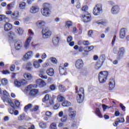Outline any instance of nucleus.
Returning a JSON list of instances; mask_svg holds the SVG:
<instances>
[{"label": "nucleus", "instance_id": "obj_1", "mask_svg": "<svg viewBox=\"0 0 129 129\" xmlns=\"http://www.w3.org/2000/svg\"><path fill=\"white\" fill-rule=\"evenodd\" d=\"M108 73L107 71L101 72L99 74V81L100 83H104L106 82Z\"/></svg>", "mask_w": 129, "mask_h": 129}, {"label": "nucleus", "instance_id": "obj_2", "mask_svg": "<svg viewBox=\"0 0 129 129\" xmlns=\"http://www.w3.org/2000/svg\"><path fill=\"white\" fill-rule=\"evenodd\" d=\"M102 13V5L97 4L94 8L93 13L94 16H99Z\"/></svg>", "mask_w": 129, "mask_h": 129}, {"label": "nucleus", "instance_id": "obj_3", "mask_svg": "<svg viewBox=\"0 0 129 129\" xmlns=\"http://www.w3.org/2000/svg\"><path fill=\"white\" fill-rule=\"evenodd\" d=\"M42 37L43 39H48L52 36V32L48 28H45L42 30Z\"/></svg>", "mask_w": 129, "mask_h": 129}, {"label": "nucleus", "instance_id": "obj_4", "mask_svg": "<svg viewBox=\"0 0 129 129\" xmlns=\"http://www.w3.org/2000/svg\"><path fill=\"white\" fill-rule=\"evenodd\" d=\"M77 69H82L84 66V62L82 59H78L75 63Z\"/></svg>", "mask_w": 129, "mask_h": 129}, {"label": "nucleus", "instance_id": "obj_5", "mask_svg": "<svg viewBox=\"0 0 129 129\" xmlns=\"http://www.w3.org/2000/svg\"><path fill=\"white\" fill-rule=\"evenodd\" d=\"M82 20L84 23H89V22L91 21V15L89 14L82 15Z\"/></svg>", "mask_w": 129, "mask_h": 129}, {"label": "nucleus", "instance_id": "obj_6", "mask_svg": "<svg viewBox=\"0 0 129 129\" xmlns=\"http://www.w3.org/2000/svg\"><path fill=\"white\" fill-rule=\"evenodd\" d=\"M2 100L4 102H7V103H8L11 107H15V104H14V102L12 101L11 98L8 97H2Z\"/></svg>", "mask_w": 129, "mask_h": 129}, {"label": "nucleus", "instance_id": "obj_7", "mask_svg": "<svg viewBox=\"0 0 129 129\" xmlns=\"http://www.w3.org/2000/svg\"><path fill=\"white\" fill-rule=\"evenodd\" d=\"M105 60V55L103 54L101 55L99 58V61L97 62V67H98L99 68H100L102 66V63L104 62Z\"/></svg>", "mask_w": 129, "mask_h": 129}, {"label": "nucleus", "instance_id": "obj_8", "mask_svg": "<svg viewBox=\"0 0 129 129\" xmlns=\"http://www.w3.org/2000/svg\"><path fill=\"white\" fill-rule=\"evenodd\" d=\"M69 116L72 119H74L75 118V116H76V111L73 110V108L72 107L69 108Z\"/></svg>", "mask_w": 129, "mask_h": 129}, {"label": "nucleus", "instance_id": "obj_9", "mask_svg": "<svg viewBox=\"0 0 129 129\" xmlns=\"http://www.w3.org/2000/svg\"><path fill=\"white\" fill-rule=\"evenodd\" d=\"M119 7L117 5L114 6L111 9V13L113 15H116L119 13Z\"/></svg>", "mask_w": 129, "mask_h": 129}, {"label": "nucleus", "instance_id": "obj_10", "mask_svg": "<svg viewBox=\"0 0 129 129\" xmlns=\"http://www.w3.org/2000/svg\"><path fill=\"white\" fill-rule=\"evenodd\" d=\"M125 53V50H124V48L121 47L119 49L118 53L117 59H120V58H122L123 57V55Z\"/></svg>", "mask_w": 129, "mask_h": 129}, {"label": "nucleus", "instance_id": "obj_11", "mask_svg": "<svg viewBox=\"0 0 129 129\" xmlns=\"http://www.w3.org/2000/svg\"><path fill=\"white\" fill-rule=\"evenodd\" d=\"M45 25H46V22L43 20L38 21L36 23V26L38 29H43L45 27Z\"/></svg>", "mask_w": 129, "mask_h": 129}, {"label": "nucleus", "instance_id": "obj_12", "mask_svg": "<svg viewBox=\"0 0 129 129\" xmlns=\"http://www.w3.org/2000/svg\"><path fill=\"white\" fill-rule=\"evenodd\" d=\"M40 12V8L38 6H32L30 9L31 14H37Z\"/></svg>", "mask_w": 129, "mask_h": 129}, {"label": "nucleus", "instance_id": "obj_13", "mask_svg": "<svg viewBox=\"0 0 129 129\" xmlns=\"http://www.w3.org/2000/svg\"><path fill=\"white\" fill-rule=\"evenodd\" d=\"M36 84L40 87H44V86H46V84L44 80H42L41 79H39L36 80Z\"/></svg>", "mask_w": 129, "mask_h": 129}, {"label": "nucleus", "instance_id": "obj_14", "mask_svg": "<svg viewBox=\"0 0 129 129\" xmlns=\"http://www.w3.org/2000/svg\"><path fill=\"white\" fill-rule=\"evenodd\" d=\"M41 14L44 17H49L51 15V10L50 9H43L41 10Z\"/></svg>", "mask_w": 129, "mask_h": 129}, {"label": "nucleus", "instance_id": "obj_15", "mask_svg": "<svg viewBox=\"0 0 129 129\" xmlns=\"http://www.w3.org/2000/svg\"><path fill=\"white\" fill-rule=\"evenodd\" d=\"M114 86H115V82L114 81V79H110L109 81V90H112L114 88Z\"/></svg>", "mask_w": 129, "mask_h": 129}, {"label": "nucleus", "instance_id": "obj_16", "mask_svg": "<svg viewBox=\"0 0 129 129\" xmlns=\"http://www.w3.org/2000/svg\"><path fill=\"white\" fill-rule=\"evenodd\" d=\"M31 41H32V37H29L24 43V47L25 49H29Z\"/></svg>", "mask_w": 129, "mask_h": 129}, {"label": "nucleus", "instance_id": "obj_17", "mask_svg": "<svg viewBox=\"0 0 129 129\" xmlns=\"http://www.w3.org/2000/svg\"><path fill=\"white\" fill-rule=\"evenodd\" d=\"M15 47L16 50H20L23 47V42L21 40H17L15 44Z\"/></svg>", "mask_w": 129, "mask_h": 129}, {"label": "nucleus", "instance_id": "obj_18", "mask_svg": "<svg viewBox=\"0 0 129 129\" xmlns=\"http://www.w3.org/2000/svg\"><path fill=\"white\" fill-rule=\"evenodd\" d=\"M16 37V34L14 32L10 31L9 32V38L10 41H15Z\"/></svg>", "mask_w": 129, "mask_h": 129}, {"label": "nucleus", "instance_id": "obj_19", "mask_svg": "<svg viewBox=\"0 0 129 129\" xmlns=\"http://www.w3.org/2000/svg\"><path fill=\"white\" fill-rule=\"evenodd\" d=\"M77 101L78 103H82L84 101V95H77Z\"/></svg>", "mask_w": 129, "mask_h": 129}, {"label": "nucleus", "instance_id": "obj_20", "mask_svg": "<svg viewBox=\"0 0 129 129\" xmlns=\"http://www.w3.org/2000/svg\"><path fill=\"white\" fill-rule=\"evenodd\" d=\"M11 17L13 20H18L19 17V11H15L11 15Z\"/></svg>", "mask_w": 129, "mask_h": 129}, {"label": "nucleus", "instance_id": "obj_21", "mask_svg": "<svg viewBox=\"0 0 129 129\" xmlns=\"http://www.w3.org/2000/svg\"><path fill=\"white\" fill-rule=\"evenodd\" d=\"M33 55L34 53L32 51H29L24 55V58L26 60H28V59L32 58Z\"/></svg>", "mask_w": 129, "mask_h": 129}, {"label": "nucleus", "instance_id": "obj_22", "mask_svg": "<svg viewBox=\"0 0 129 129\" xmlns=\"http://www.w3.org/2000/svg\"><path fill=\"white\" fill-rule=\"evenodd\" d=\"M23 68H25L26 70H28V71L33 70V67H32V63H31V62H28L27 63L25 64L23 66Z\"/></svg>", "mask_w": 129, "mask_h": 129}, {"label": "nucleus", "instance_id": "obj_23", "mask_svg": "<svg viewBox=\"0 0 129 129\" xmlns=\"http://www.w3.org/2000/svg\"><path fill=\"white\" fill-rule=\"evenodd\" d=\"M13 29V25L12 24L7 23L5 25L4 30L6 32H9V31H11Z\"/></svg>", "mask_w": 129, "mask_h": 129}, {"label": "nucleus", "instance_id": "obj_24", "mask_svg": "<svg viewBox=\"0 0 129 129\" xmlns=\"http://www.w3.org/2000/svg\"><path fill=\"white\" fill-rule=\"evenodd\" d=\"M75 90H76L78 95H84V88H80L78 90V87H76Z\"/></svg>", "mask_w": 129, "mask_h": 129}, {"label": "nucleus", "instance_id": "obj_25", "mask_svg": "<svg viewBox=\"0 0 129 129\" xmlns=\"http://www.w3.org/2000/svg\"><path fill=\"white\" fill-rule=\"evenodd\" d=\"M15 31L19 36H22L24 34V29L21 27H17L15 28Z\"/></svg>", "mask_w": 129, "mask_h": 129}, {"label": "nucleus", "instance_id": "obj_26", "mask_svg": "<svg viewBox=\"0 0 129 129\" xmlns=\"http://www.w3.org/2000/svg\"><path fill=\"white\" fill-rule=\"evenodd\" d=\"M126 31V29L125 28H121L120 30V38L121 39H123L124 37H125V32Z\"/></svg>", "mask_w": 129, "mask_h": 129}, {"label": "nucleus", "instance_id": "obj_27", "mask_svg": "<svg viewBox=\"0 0 129 129\" xmlns=\"http://www.w3.org/2000/svg\"><path fill=\"white\" fill-rule=\"evenodd\" d=\"M59 73L61 75H64L66 73V68L63 67V64L59 66Z\"/></svg>", "mask_w": 129, "mask_h": 129}, {"label": "nucleus", "instance_id": "obj_28", "mask_svg": "<svg viewBox=\"0 0 129 129\" xmlns=\"http://www.w3.org/2000/svg\"><path fill=\"white\" fill-rule=\"evenodd\" d=\"M60 38L58 36H55L52 38V43L54 46H57L59 44Z\"/></svg>", "mask_w": 129, "mask_h": 129}, {"label": "nucleus", "instance_id": "obj_29", "mask_svg": "<svg viewBox=\"0 0 129 129\" xmlns=\"http://www.w3.org/2000/svg\"><path fill=\"white\" fill-rule=\"evenodd\" d=\"M39 93V90L37 89H32L30 92V95H31V96H35V95H37Z\"/></svg>", "mask_w": 129, "mask_h": 129}, {"label": "nucleus", "instance_id": "obj_30", "mask_svg": "<svg viewBox=\"0 0 129 129\" xmlns=\"http://www.w3.org/2000/svg\"><path fill=\"white\" fill-rule=\"evenodd\" d=\"M39 76L41 78H42V79H48V77L47 76L45 75V72L44 71V70H41L40 71Z\"/></svg>", "mask_w": 129, "mask_h": 129}, {"label": "nucleus", "instance_id": "obj_31", "mask_svg": "<svg viewBox=\"0 0 129 129\" xmlns=\"http://www.w3.org/2000/svg\"><path fill=\"white\" fill-rule=\"evenodd\" d=\"M58 90L60 92L64 93L66 91V88L63 85L59 84L58 85Z\"/></svg>", "mask_w": 129, "mask_h": 129}, {"label": "nucleus", "instance_id": "obj_32", "mask_svg": "<svg viewBox=\"0 0 129 129\" xmlns=\"http://www.w3.org/2000/svg\"><path fill=\"white\" fill-rule=\"evenodd\" d=\"M72 25H73L72 22L70 21H66L64 24V28H66V29H69V28H70Z\"/></svg>", "mask_w": 129, "mask_h": 129}, {"label": "nucleus", "instance_id": "obj_33", "mask_svg": "<svg viewBox=\"0 0 129 129\" xmlns=\"http://www.w3.org/2000/svg\"><path fill=\"white\" fill-rule=\"evenodd\" d=\"M24 77L25 79H27V80H31L33 78V76L30 73H25L24 74Z\"/></svg>", "mask_w": 129, "mask_h": 129}, {"label": "nucleus", "instance_id": "obj_34", "mask_svg": "<svg viewBox=\"0 0 129 129\" xmlns=\"http://www.w3.org/2000/svg\"><path fill=\"white\" fill-rule=\"evenodd\" d=\"M46 73L49 76H53L54 75V69L50 68L46 71Z\"/></svg>", "mask_w": 129, "mask_h": 129}, {"label": "nucleus", "instance_id": "obj_35", "mask_svg": "<svg viewBox=\"0 0 129 129\" xmlns=\"http://www.w3.org/2000/svg\"><path fill=\"white\" fill-rule=\"evenodd\" d=\"M26 4L25 2H21L19 4V8L20 10H25L26 9Z\"/></svg>", "mask_w": 129, "mask_h": 129}, {"label": "nucleus", "instance_id": "obj_36", "mask_svg": "<svg viewBox=\"0 0 129 129\" xmlns=\"http://www.w3.org/2000/svg\"><path fill=\"white\" fill-rule=\"evenodd\" d=\"M14 85L16 87H20V86H22V83L20 82L18 80H14Z\"/></svg>", "mask_w": 129, "mask_h": 129}, {"label": "nucleus", "instance_id": "obj_37", "mask_svg": "<svg viewBox=\"0 0 129 129\" xmlns=\"http://www.w3.org/2000/svg\"><path fill=\"white\" fill-rule=\"evenodd\" d=\"M62 106L64 107H68L71 106V102L68 101H64L62 103Z\"/></svg>", "mask_w": 129, "mask_h": 129}, {"label": "nucleus", "instance_id": "obj_38", "mask_svg": "<svg viewBox=\"0 0 129 129\" xmlns=\"http://www.w3.org/2000/svg\"><path fill=\"white\" fill-rule=\"evenodd\" d=\"M57 99L59 102H62L63 100H65V98L61 95V94H59L57 96Z\"/></svg>", "mask_w": 129, "mask_h": 129}, {"label": "nucleus", "instance_id": "obj_39", "mask_svg": "<svg viewBox=\"0 0 129 129\" xmlns=\"http://www.w3.org/2000/svg\"><path fill=\"white\" fill-rule=\"evenodd\" d=\"M33 65L34 67V68H36L38 69V68H40V63L38 61H35L33 63Z\"/></svg>", "mask_w": 129, "mask_h": 129}, {"label": "nucleus", "instance_id": "obj_40", "mask_svg": "<svg viewBox=\"0 0 129 129\" xmlns=\"http://www.w3.org/2000/svg\"><path fill=\"white\" fill-rule=\"evenodd\" d=\"M96 113L97 115H98V116L99 117H100V118H102V115L101 114V113L100 112V110H99V108H97L96 110Z\"/></svg>", "mask_w": 129, "mask_h": 129}, {"label": "nucleus", "instance_id": "obj_41", "mask_svg": "<svg viewBox=\"0 0 129 129\" xmlns=\"http://www.w3.org/2000/svg\"><path fill=\"white\" fill-rule=\"evenodd\" d=\"M43 10H50V4L48 3H44L43 4Z\"/></svg>", "mask_w": 129, "mask_h": 129}, {"label": "nucleus", "instance_id": "obj_42", "mask_svg": "<svg viewBox=\"0 0 129 129\" xmlns=\"http://www.w3.org/2000/svg\"><path fill=\"white\" fill-rule=\"evenodd\" d=\"M39 126L41 128H46L47 127V125L45 122H41L39 123Z\"/></svg>", "mask_w": 129, "mask_h": 129}, {"label": "nucleus", "instance_id": "obj_43", "mask_svg": "<svg viewBox=\"0 0 129 129\" xmlns=\"http://www.w3.org/2000/svg\"><path fill=\"white\" fill-rule=\"evenodd\" d=\"M49 128L50 129H57V124H56V123L53 122L50 125Z\"/></svg>", "mask_w": 129, "mask_h": 129}, {"label": "nucleus", "instance_id": "obj_44", "mask_svg": "<svg viewBox=\"0 0 129 129\" xmlns=\"http://www.w3.org/2000/svg\"><path fill=\"white\" fill-rule=\"evenodd\" d=\"M1 82H2V84H3V85H7V84H8V83H9V81H8V79H7L6 78L2 79L1 81Z\"/></svg>", "mask_w": 129, "mask_h": 129}, {"label": "nucleus", "instance_id": "obj_45", "mask_svg": "<svg viewBox=\"0 0 129 129\" xmlns=\"http://www.w3.org/2000/svg\"><path fill=\"white\" fill-rule=\"evenodd\" d=\"M28 35H29V37H31L32 39H33L32 37H34L35 34L33 32V30H32L31 29H29L28 30Z\"/></svg>", "mask_w": 129, "mask_h": 129}, {"label": "nucleus", "instance_id": "obj_46", "mask_svg": "<svg viewBox=\"0 0 129 129\" xmlns=\"http://www.w3.org/2000/svg\"><path fill=\"white\" fill-rule=\"evenodd\" d=\"M49 98H50V97H49V95L46 94L42 99V102H45V101H48V100H49Z\"/></svg>", "mask_w": 129, "mask_h": 129}, {"label": "nucleus", "instance_id": "obj_47", "mask_svg": "<svg viewBox=\"0 0 129 129\" xmlns=\"http://www.w3.org/2000/svg\"><path fill=\"white\" fill-rule=\"evenodd\" d=\"M14 4H10L7 5V9L8 11H10V10H12L14 8Z\"/></svg>", "mask_w": 129, "mask_h": 129}, {"label": "nucleus", "instance_id": "obj_48", "mask_svg": "<svg viewBox=\"0 0 129 129\" xmlns=\"http://www.w3.org/2000/svg\"><path fill=\"white\" fill-rule=\"evenodd\" d=\"M32 88H37V85H30L27 87V89L28 90H30V89H32Z\"/></svg>", "mask_w": 129, "mask_h": 129}, {"label": "nucleus", "instance_id": "obj_49", "mask_svg": "<svg viewBox=\"0 0 129 129\" xmlns=\"http://www.w3.org/2000/svg\"><path fill=\"white\" fill-rule=\"evenodd\" d=\"M117 121H118V122L121 123L122 122H124V118L121 117V118H117Z\"/></svg>", "mask_w": 129, "mask_h": 129}, {"label": "nucleus", "instance_id": "obj_50", "mask_svg": "<svg viewBox=\"0 0 129 129\" xmlns=\"http://www.w3.org/2000/svg\"><path fill=\"white\" fill-rule=\"evenodd\" d=\"M7 19H8V18H7L5 15H0V21H4V20H7Z\"/></svg>", "mask_w": 129, "mask_h": 129}, {"label": "nucleus", "instance_id": "obj_51", "mask_svg": "<svg viewBox=\"0 0 129 129\" xmlns=\"http://www.w3.org/2000/svg\"><path fill=\"white\" fill-rule=\"evenodd\" d=\"M52 113L50 111H47L45 112V115H46V116H48V117H51V116H52Z\"/></svg>", "mask_w": 129, "mask_h": 129}, {"label": "nucleus", "instance_id": "obj_52", "mask_svg": "<svg viewBox=\"0 0 129 129\" xmlns=\"http://www.w3.org/2000/svg\"><path fill=\"white\" fill-rule=\"evenodd\" d=\"M86 48L88 50L87 52H90V51H92V50H93L94 47L93 46H87L86 47Z\"/></svg>", "mask_w": 129, "mask_h": 129}, {"label": "nucleus", "instance_id": "obj_53", "mask_svg": "<svg viewBox=\"0 0 129 129\" xmlns=\"http://www.w3.org/2000/svg\"><path fill=\"white\" fill-rule=\"evenodd\" d=\"M54 104V101L52 99L49 100V104H47L46 107H49L50 105Z\"/></svg>", "mask_w": 129, "mask_h": 129}, {"label": "nucleus", "instance_id": "obj_54", "mask_svg": "<svg viewBox=\"0 0 129 129\" xmlns=\"http://www.w3.org/2000/svg\"><path fill=\"white\" fill-rule=\"evenodd\" d=\"M61 121L62 122H66V121H67V116H63V117L61 118Z\"/></svg>", "mask_w": 129, "mask_h": 129}, {"label": "nucleus", "instance_id": "obj_55", "mask_svg": "<svg viewBox=\"0 0 129 129\" xmlns=\"http://www.w3.org/2000/svg\"><path fill=\"white\" fill-rule=\"evenodd\" d=\"M21 85H27L28 84V82L26 80H21Z\"/></svg>", "mask_w": 129, "mask_h": 129}, {"label": "nucleus", "instance_id": "obj_56", "mask_svg": "<svg viewBox=\"0 0 129 129\" xmlns=\"http://www.w3.org/2000/svg\"><path fill=\"white\" fill-rule=\"evenodd\" d=\"M50 60L51 61L52 63L54 64H56L57 63V59L54 57H50Z\"/></svg>", "mask_w": 129, "mask_h": 129}, {"label": "nucleus", "instance_id": "obj_57", "mask_svg": "<svg viewBox=\"0 0 129 129\" xmlns=\"http://www.w3.org/2000/svg\"><path fill=\"white\" fill-rule=\"evenodd\" d=\"M49 88H50V90H52V91L55 90L56 89V85H55L54 84L51 85L50 86Z\"/></svg>", "mask_w": 129, "mask_h": 129}, {"label": "nucleus", "instance_id": "obj_58", "mask_svg": "<svg viewBox=\"0 0 129 129\" xmlns=\"http://www.w3.org/2000/svg\"><path fill=\"white\" fill-rule=\"evenodd\" d=\"M32 106V104H28L27 105H26L25 107H24V109L26 110L27 109H29V108H31Z\"/></svg>", "mask_w": 129, "mask_h": 129}, {"label": "nucleus", "instance_id": "obj_59", "mask_svg": "<svg viewBox=\"0 0 129 129\" xmlns=\"http://www.w3.org/2000/svg\"><path fill=\"white\" fill-rule=\"evenodd\" d=\"M83 44L84 45V46H88L90 45V43H89V41H83Z\"/></svg>", "mask_w": 129, "mask_h": 129}, {"label": "nucleus", "instance_id": "obj_60", "mask_svg": "<svg viewBox=\"0 0 129 129\" xmlns=\"http://www.w3.org/2000/svg\"><path fill=\"white\" fill-rule=\"evenodd\" d=\"M88 10V6H84L82 8V12H86L87 10Z\"/></svg>", "mask_w": 129, "mask_h": 129}, {"label": "nucleus", "instance_id": "obj_61", "mask_svg": "<svg viewBox=\"0 0 129 129\" xmlns=\"http://www.w3.org/2000/svg\"><path fill=\"white\" fill-rule=\"evenodd\" d=\"M72 40H73V37H72V36H69L68 37V39H67L68 43H70V42H71Z\"/></svg>", "mask_w": 129, "mask_h": 129}, {"label": "nucleus", "instance_id": "obj_62", "mask_svg": "<svg viewBox=\"0 0 129 129\" xmlns=\"http://www.w3.org/2000/svg\"><path fill=\"white\" fill-rule=\"evenodd\" d=\"M76 7L77 9H80L81 7V4H80V3L77 2Z\"/></svg>", "mask_w": 129, "mask_h": 129}, {"label": "nucleus", "instance_id": "obj_63", "mask_svg": "<svg viewBox=\"0 0 129 129\" xmlns=\"http://www.w3.org/2000/svg\"><path fill=\"white\" fill-rule=\"evenodd\" d=\"M15 64H12L10 67V70L11 71H14L15 70Z\"/></svg>", "mask_w": 129, "mask_h": 129}, {"label": "nucleus", "instance_id": "obj_64", "mask_svg": "<svg viewBox=\"0 0 129 129\" xmlns=\"http://www.w3.org/2000/svg\"><path fill=\"white\" fill-rule=\"evenodd\" d=\"M2 73L5 75L10 74V72L8 70L3 71Z\"/></svg>", "mask_w": 129, "mask_h": 129}]
</instances>
